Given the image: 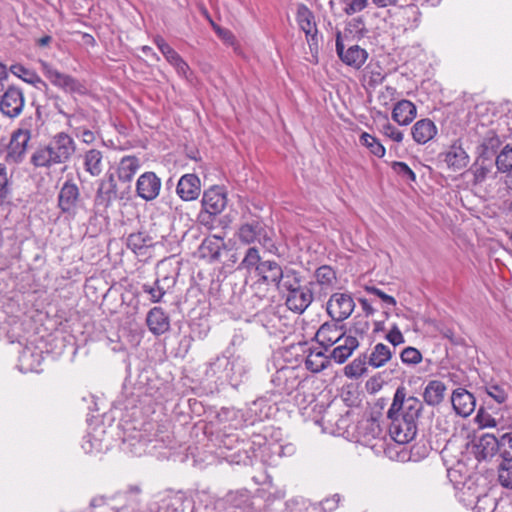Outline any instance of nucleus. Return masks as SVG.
<instances>
[{
    "label": "nucleus",
    "instance_id": "b1692460",
    "mask_svg": "<svg viewBox=\"0 0 512 512\" xmlns=\"http://www.w3.org/2000/svg\"><path fill=\"white\" fill-rule=\"evenodd\" d=\"M141 167L140 159L135 155H126L117 163L116 170L113 172L118 181L131 185V182Z\"/></svg>",
    "mask_w": 512,
    "mask_h": 512
},
{
    "label": "nucleus",
    "instance_id": "3c124183",
    "mask_svg": "<svg viewBox=\"0 0 512 512\" xmlns=\"http://www.w3.org/2000/svg\"><path fill=\"white\" fill-rule=\"evenodd\" d=\"M343 12L348 15H354L366 9L370 0H340Z\"/></svg>",
    "mask_w": 512,
    "mask_h": 512
},
{
    "label": "nucleus",
    "instance_id": "7c9ffc66",
    "mask_svg": "<svg viewBox=\"0 0 512 512\" xmlns=\"http://www.w3.org/2000/svg\"><path fill=\"white\" fill-rule=\"evenodd\" d=\"M417 115V108L410 100L398 101L392 109V119L401 126L409 125Z\"/></svg>",
    "mask_w": 512,
    "mask_h": 512
},
{
    "label": "nucleus",
    "instance_id": "4c0bfd02",
    "mask_svg": "<svg viewBox=\"0 0 512 512\" xmlns=\"http://www.w3.org/2000/svg\"><path fill=\"white\" fill-rule=\"evenodd\" d=\"M303 281L304 279L301 272L290 267H284L283 276L276 285V288L281 292L287 293L288 291L301 286Z\"/></svg>",
    "mask_w": 512,
    "mask_h": 512
},
{
    "label": "nucleus",
    "instance_id": "c756f323",
    "mask_svg": "<svg viewBox=\"0 0 512 512\" xmlns=\"http://www.w3.org/2000/svg\"><path fill=\"white\" fill-rule=\"evenodd\" d=\"M411 135L417 144L424 145L437 135V127L429 118L420 119L412 126Z\"/></svg>",
    "mask_w": 512,
    "mask_h": 512
},
{
    "label": "nucleus",
    "instance_id": "72a5a7b5",
    "mask_svg": "<svg viewBox=\"0 0 512 512\" xmlns=\"http://www.w3.org/2000/svg\"><path fill=\"white\" fill-rule=\"evenodd\" d=\"M446 392V385L440 380H431L423 391V399L429 406H437L443 400Z\"/></svg>",
    "mask_w": 512,
    "mask_h": 512
},
{
    "label": "nucleus",
    "instance_id": "f704fd0d",
    "mask_svg": "<svg viewBox=\"0 0 512 512\" xmlns=\"http://www.w3.org/2000/svg\"><path fill=\"white\" fill-rule=\"evenodd\" d=\"M84 170L92 177L99 176L103 171V153L98 149H89L83 154Z\"/></svg>",
    "mask_w": 512,
    "mask_h": 512
},
{
    "label": "nucleus",
    "instance_id": "a18cd8bd",
    "mask_svg": "<svg viewBox=\"0 0 512 512\" xmlns=\"http://www.w3.org/2000/svg\"><path fill=\"white\" fill-rule=\"evenodd\" d=\"M359 142L362 146H365L371 154L378 158L384 157L386 150L380 141L367 132H363L360 135Z\"/></svg>",
    "mask_w": 512,
    "mask_h": 512
},
{
    "label": "nucleus",
    "instance_id": "a19ab883",
    "mask_svg": "<svg viewBox=\"0 0 512 512\" xmlns=\"http://www.w3.org/2000/svg\"><path fill=\"white\" fill-rule=\"evenodd\" d=\"M250 446H239L235 450H233L231 453H225V451L221 452V455L232 464L237 465H251L253 463L252 457L254 455V452L250 451Z\"/></svg>",
    "mask_w": 512,
    "mask_h": 512
},
{
    "label": "nucleus",
    "instance_id": "680f3d73",
    "mask_svg": "<svg viewBox=\"0 0 512 512\" xmlns=\"http://www.w3.org/2000/svg\"><path fill=\"white\" fill-rule=\"evenodd\" d=\"M212 28L217 36L227 45L235 46L237 41L234 34L226 28H222L221 26L215 24L212 20H210Z\"/></svg>",
    "mask_w": 512,
    "mask_h": 512
},
{
    "label": "nucleus",
    "instance_id": "2eb2a0df",
    "mask_svg": "<svg viewBox=\"0 0 512 512\" xmlns=\"http://www.w3.org/2000/svg\"><path fill=\"white\" fill-rule=\"evenodd\" d=\"M354 437L357 442L365 446L374 447L375 440H382L383 430L375 418H365L355 425Z\"/></svg>",
    "mask_w": 512,
    "mask_h": 512
},
{
    "label": "nucleus",
    "instance_id": "c85d7f7f",
    "mask_svg": "<svg viewBox=\"0 0 512 512\" xmlns=\"http://www.w3.org/2000/svg\"><path fill=\"white\" fill-rule=\"evenodd\" d=\"M283 270L284 268L276 261L263 260V263L257 266L255 274L263 283L276 286L283 276Z\"/></svg>",
    "mask_w": 512,
    "mask_h": 512
},
{
    "label": "nucleus",
    "instance_id": "774afa93",
    "mask_svg": "<svg viewBox=\"0 0 512 512\" xmlns=\"http://www.w3.org/2000/svg\"><path fill=\"white\" fill-rule=\"evenodd\" d=\"M397 94L396 88L392 86H386L378 95V101L383 106H388L390 102L395 99Z\"/></svg>",
    "mask_w": 512,
    "mask_h": 512
},
{
    "label": "nucleus",
    "instance_id": "58836bf2",
    "mask_svg": "<svg viewBox=\"0 0 512 512\" xmlns=\"http://www.w3.org/2000/svg\"><path fill=\"white\" fill-rule=\"evenodd\" d=\"M127 247L136 255H145L146 250L153 246V239L144 232L132 233L127 237Z\"/></svg>",
    "mask_w": 512,
    "mask_h": 512
},
{
    "label": "nucleus",
    "instance_id": "f257e3e1",
    "mask_svg": "<svg viewBox=\"0 0 512 512\" xmlns=\"http://www.w3.org/2000/svg\"><path fill=\"white\" fill-rule=\"evenodd\" d=\"M274 236V230L258 219L242 223L237 231V237L241 243L250 245L257 242L265 252L279 255Z\"/></svg>",
    "mask_w": 512,
    "mask_h": 512
},
{
    "label": "nucleus",
    "instance_id": "20e7f679",
    "mask_svg": "<svg viewBox=\"0 0 512 512\" xmlns=\"http://www.w3.org/2000/svg\"><path fill=\"white\" fill-rule=\"evenodd\" d=\"M423 410L422 402L414 397H406V390L400 386L396 389L392 404L387 412V417L400 415L414 422H417Z\"/></svg>",
    "mask_w": 512,
    "mask_h": 512
},
{
    "label": "nucleus",
    "instance_id": "f03ea898",
    "mask_svg": "<svg viewBox=\"0 0 512 512\" xmlns=\"http://www.w3.org/2000/svg\"><path fill=\"white\" fill-rule=\"evenodd\" d=\"M394 350L388 345L377 343L371 352H364L357 356L351 363L344 368V373L349 378H359L367 373V366L372 368L383 367L391 360Z\"/></svg>",
    "mask_w": 512,
    "mask_h": 512
},
{
    "label": "nucleus",
    "instance_id": "c03bdc74",
    "mask_svg": "<svg viewBox=\"0 0 512 512\" xmlns=\"http://www.w3.org/2000/svg\"><path fill=\"white\" fill-rule=\"evenodd\" d=\"M227 502L239 509H247L251 506V494L247 489H241L237 491H231L226 496Z\"/></svg>",
    "mask_w": 512,
    "mask_h": 512
},
{
    "label": "nucleus",
    "instance_id": "13d9d810",
    "mask_svg": "<svg viewBox=\"0 0 512 512\" xmlns=\"http://www.w3.org/2000/svg\"><path fill=\"white\" fill-rule=\"evenodd\" d=\"M499 453L504 461H512V433L500 437Z\"/></svg>",
    "mask_w": 512,
    "mask_h": 512
},
{
    "label": "nucleus",
    "instance_id": "338daca9",
    "mask_svg": "<svg viewBox=\"0 0 512 512\" xmlns=\"http://www.w3.org/2000/svg\"><path fill=\"white\" fill-rule=\"evenodd\" d=\"M385 338L390 344H392L394 351L396 346L405 342L404 336L396 324L393 325Z\"/></svg>",
    "mask_w": 512,
    "mask_h": 512
},
{
    "label": "nucleus",
    "instance_id": "4d7b16f0",
    "mask_svg": "<svg viewBox=\"0 0 512 512\" xmlns=\"http://www.w3.org/2000/svg\"><path fill=\"white\" fill-rule=\"evenodd\" d=\"M370 328L369 322L364 319L355 320L353 324L347 328L346 327V334L351 335L352 337H356L357 339L363 338L364 335L368 332Z\"/></svg>",
    "mask_w": 512,
    "mask_h": 512
},
{
    "label": "nucleus",
    "instance_id": "bf43d9fd",
    "mask_svg": "<svg viewBox=\"0 0 512 512\" xmlns=\"http://www.w3.org/2000/svg\"><path fill=\"white\" fill-rule=\"evenodd\" d=\"M403 15L408 21L409 28L414 29L417 28L420 19H421V12L416 5H408L403 9Z\"/></svg>",
    "mask_w": 512,
    "mask_h": 512
},
{
    "label": "nucleus",
    "instance_id": "de8ad7c7",
    "mask_svg": "<svg viewBox=\"0 0 512 512\" xmlns=\"http://www.w3.org/2000/svg\"><path fill=\"white\" fill-rule=\"evenodd\" d=\"M31 162L36 167H50L57 164L48 145L37 149L31 157Z\"/></svg>",
    "mask_w": 512,
    "mask_h": 512
},
{
    "label": "nucleus",
    "instance_id": "5fc2aeb1",
    "mask_svg": "<svg viewBox=\"0 0 512 512\" xmlns=\"http://www.w3.org/2000/svg\"><path fill=\"white\" fill-rule=\"evenodd\" d=\"M498 480L505 488H512V461H504L499 467Z\"/></svg>",
    "mask_w": 512,
    "mask_h": 512
},
{
    "label": "nucleus",
    "instance_id": "393cba45",
    "mask_svg": "<svg viewBox=\"0 0 512 512\" xmlns=\"http://www.w3.org/2000/svg\"><path fill=\"white\" fill-rule=\"evenodd\" d=\"M30 135L23 133V132H17L14 131L12 133L10 142L8 144L7 148V155L6 159L7 161L13 162V163H19L23 160L26 151H27V145L30 140Z\"/></svg>",
    "mask_w": 512,
    "mask_h": 512
},
{
    "label": "nucleus",
    "instance_id": "603ef678",
    "mask_svg": "<svg viewBox=\"0 0 512 512\" xmlns=\"http://www.w3.org/2000/svg\"><path fill=\"white\" fill-rule=\"evenodd\" d=\"M497 507V499L489 494H483L477 498L474 506L476 512H494Z\"/></svg>",
    "mask_w": 512,
    "mask_h": 512
},
{
    "label": "nucleus",
    "instance_id": "e2e57ef3",
    "mask_svg": "<svg viewBox=\"0 0 512 512\" xmlns=\"http://www.w3.org/2000/svg\"><path fill=\"white\" fill-rule=\"evenodd\" d=\"M383 117L386 120V123L382 126L383 134L385 136L389 137L391 140H393L397 143H401L403 141V137H404L402 131H400L398 128H396L391 123H389L388 116L386 114L383 115Z\"/></svg>",
    "mask_w": 512,
    "mask_h": 512
},
{
    "label": "nucleus",
    "instance_id": "0eeeda50",
    "mask_svg": "<svg viewBox=\"0 0 512 512\" xmlns=\"http://www.w3.org/2000/svg\"><path fill=\"white\" fill-rule=\"evenodd\" d=\"M39 65L42 73L52 85L68 93L83 94L85 92V86L73 76L60 72L44 60H39Z\"/></svg>",
    "mask_w": 512,
    "mask_h": 512
},
{
    "label": "nucleus",
    "instance_id": "a211bd4d",
    "mask_svg": "<svg viewBox=\"0 0 512 512\" xmlns=\"http://www.w3.org/2000/svg\"><path fill=\"white\" fill-rule=\"evenodd\" d=\"M48 146L57 164L67 162L76 151L74 139L65 132L57 133Z\"/></svg>",
    "mask_w": 512,
    "mask_h": 512
},
{
    "label": "nucleus",
    "instance_id": "6e6d98bb",
    "mask_svg": "<svg viewBox=\"0 0 512 512\" xmlns=\"http://www.w3.org/2000/svg\"><path fill=\"white\" fill-rule=\"evenodd\" d=\"M391 168L403 180L412 182L416 181V174L405 162L394 161L391 164Z\"/></svg>",
    "mask_w": 512,
    "mask_h": 512
},
{
    "label": "nucleus",
    "instance_id": "052dcab7",
    "mask_svg": "<svg viewBox=\"0 0 512 512\" xmlns=\"http://www.w3.org/2000/svg\"><path fill=\"white\" fill-rule=\"evenodd\" d=\"M400 358L405 364L415 365L421 362L422 354L414 347H406L402 350Z\"/></svg>",
    "mask_w": 512,
    "mask_h": 512
},
{
    "label": "nucleus",
    "instance_id": "ddd939ff",
    "mask_svg": "<svg viewBox=\"0 0 512 512\" xmlns=\"http://www.w3.org/2000/svg\"><path fill=\"white\" fill-rule=\"evenodd\" d=\"M336 53L340 60L347 66L354 69H360L368 58V53L365 49L359 45H351L348 48L345 47L341 32L338 31L336 35Z\"/></svg>",
    "mask_w": 512,
    "mask_h": 512
},
{
    "label": "nucleus",
    "instance_id": "cd10ccee",
    "mask_svg": "<svg viewBox=\"0 0 512 512\" xmlns=\"http://www.w3.org/2000/svg\"><path fill=\"white\" fill-rule=\"evenodd\" d=\"M147 326L154 335H162L170 329L169 316L161 307H153L146 317Z\"/></svg>",
    "mask_w": 512,
    "mask_h": 512
},
{
    "label": "nucleus",
    "instance_id": "864d4df0",
    "mask_svg": "<svg viewBox=\"0 0 512 512\" xmlns=\"http://www.w3.org/2000/svg\"><path fill=\"white\" fill-rule=\"evenodd\" d=\"M491 158H478L474 165V181L476 183H480L484 181L491 171V162L486 163V161H489Z\"/></svg>",
    "mask_w": 512,
    "mask_h": 512
},
{
    "label": "nucleus",
    "instance_id": "a878e982",
    "mask_svg": "<svg viewBox=\"0 0 512 512\" xmlns=\"http://www.w3.org/2000/svg\"><path fill=\"white\" fill-rule=\"evenodd\" d=\"M451 402L455 412L462 417L469 416L476 406L475 397L464 388H457L453 391Z\"/></svg>",
    "mask_w": 512,
    "mask_h": 512
},
{
    "label": "nucleus",
    "instance_id": "49530a36",
    "mask_svg": "<svg viewBox=\"0 0 512 512\" xmlns=\"http://www.w3.org/2000/svg\"><path fill=\"white\" fill-rule=\"evenodd\" d=\"M239 446H250V442L244 439H240L237 433L223 434L220 439L219 448L225 453H231Z\"/></svg>",
    "mask_w": 512,
    "mask_h": 512
},
{
    "label": "nucleus",
    "instance_id": "9b49d317",
    "mask_svg": "<svg viewBox=\"0 0 512 512\" xmlns=\"http://www.w3.org/2000/svg\"><path fill=\"white\" fill-rule=\"evenodd\" d=\"M313 286L314 282H309L288 291L285 297L287 308L297 314L304 313L314 300Z\"/></svg>",
    "mask_w": 512,
    "mask_h": 512
},
{
    "label": "nucleus",
    "instance_id": "412c9836",
    "mask_svg": "<svg viewBox=\"0 0 512 512\" xmlns=\"http://www.w3.org/2000/svg\"><path fill=\"white\" fill-rule=\"evenodd\" d=\"M336 346L329 349V358L333 360V363L343 364L353 354V352L359 347L360 342L356 337L344 334L338 341Z\"/></svg>",
    "mask_w": 512,
    "mask_h": 512
},
{
    "label": "nucleus",
    "instance_id": "e433bc0d",
    "mask_svg": "<svg viewBox=\"0 0 512 512\" xmlns=\"http://www.w3.org/2000/svg\"><path fill=\"white\" fill-rule=\"evenodd\" d=\"M500 439H497L492 434L482 435L476 444L477 456L482 459L493 457L496 452H499Z\"/></svg>",
    "mask_w": 512,
    "mask_h": 512
},
{
    "label": "nucleus",
    "instance_id": "9d476101",
    "mask_svg": "<svg viewBox=\"0 0 512 512\" xmlns=\"http://www.w3.org/2000/svg\"><path fill=\"white\" fill-rule=\"evenodd\" d=\"M0 112L11 119L17 118L25 106L23 90L16 85H9L0 95Z\"/></svg>",
    "mask_w": 512,
    "mask_h": 512
},
{
    "label": "nucleus",
    "instance_id": "2f4dec72",
    "mask_svg": "<svg viewBox=\"0 0 512 512\" xmlns=\"http://www.w3.org/2000/svg\"><path fill=\"white\" fill-rule=\"evenodd\" d=\"M224 246L225 243L223 238L215 235L206 237L199 246V256L210 262L217 261Z\"/></svg>",
    "mask_w": 512,
    "mask_h": 512
},
{
    "label": "nucleus",
    "instance_id": "c9c22d12",
    "mask_svg": "<svg viewBox=\"0 0 512 512\" xmlns=\"http://www.w3.org/2000/svg\"><path fill=\"white\" fill-rule=\"evenodd\" d=\"M238 365L236 360H231L227 357H217L214 362L210 364V370L216 374L221 373L220 378L233 381L236 378L235 367Z\"/></svg>",
    "mask_w": 512,
    "mask_h": 512
},
{
    "label": "nucleus",
    "instance_id": "6ab92c4d",
    "mask_svg": "<svg viewBox=\"0 0 512 512\" xmlns=\"http://www.w3.org/2000/svg\"><path fill=\"white\" fill-rule=\"evenodd\" d=\"M440 156L443 158L448 168L453 171H460L466 168L470 161L469 155L463 148L460 138L455 139Z\"/></svg>",
    "mask_w": 512,
    "mask_h": 512
},
{
    "label": "nucleus",
    "instance_id": "ea45409f",
    "mask_svg": "<svg viewBox=\"0 0 512 512\" xmlns=\"http://www.w3.org/2000/svg\"><path fill=\"white\" fill-rule=\"evenodd\" d=\"M42 361L40 352L34 351L28 347L24 348L19 356V368L22 372L38 371Z\"/></svg>",
    "mask_w": 512,
    "mask_h": 512
},
{
    "label": "nucleus",
    "instance_id": "39448f33",
    "mask_svg": "<svg viewBox=\"0 0 512 512\" xmlns=\"http://www.w3.org/2000/svg\"><path fill=\"white\" fill-rule=\"evenodd\" d=\"M295 19L299 29L305 34L311 53L317 54L322 37L319 34L313 11L305 4H298Z\"/></svg>",
    "mask_w": 512,
    "mask_h": 512
},
{
    "label": "nucleus",
    "instance_id": "423d86ee",
    "mask_svg": "<svg viewBox=\"0 0 512 512\" xmlns=\"http://www.w3.org/2000/svg\"><path fill=\"white\" fill-rule=\"evenodd\" d=\"M84 207L78 185L66 180L58 193V208L67 220H74L80 209Z\"/></svg>",
    "mask_w": 512,
    "mask_h": 512
},
{
    "label": "nucleus",
    "instance_id": "dca6fc26",
    "mask_svg": "<svg viewBox=\"0 0 512 512\" xmlns=\"http://www.w3.org/2000/svg\"><path fill=\"white\" fill-rule=\"evenodd\" d=\"M340 323L342 321H328L317 330L315 339L325 351H329L336 344V341L346 334V325Z\"/></svg>",
    "mask_w": 512,
    "mask_h": 512
},
{
    "label": "nucleus",
    "instance_id": "09e8293b",
    "mask_svg": "<svg viewBox=\"0 0 512 512\" xmlns=\"http://www.w3.org/2000/svg\"><path fill=\"white\" fill-rule=\"evenodd\" d=\"M263 263V260H261V256L259 253V250L257 247H249L246 250V253L244 255V258L242 259L239 268L240 269H246L247 271L254 270L255 273L257 272V266H260V264Z\"/></svg>",
    "mask_w": 512,
    "mask_h": 512
},
{
    "label": "nucleus",
    "instance_id": "79ce46f5",
    "mask_svg": "<svg viewBox=\"0 0 512 512\" xmlns=\"http://www.w3.org/2000/svg\"><path fill=\"white\" fill-rule=\"evenodd\" d=\"M10 72L29 84L34 86L41 84L42 86L47 87V84L39 77L37 73L24 67L21 64L12 65L10 67Z\"/></svg>",
    "mask_w": 512,
    "mask_h": 512
},
{
    "label": "nucleus",
    "instance_id": "f8f14e48",
    "mask_svg": "<svg viewBox=\"0 0 512 512\" xmlns=\"http://www.w3.org/2000/svg\"><path fill=\"white\" fill-rule=\"evenodd\" d=\"M355 309V302L349 293H333L326 303V312L335 321H344Z\"/></svg>",
    "mask_w": 512,
    "mask_h": 512
},
{
    "label": "nucleus",
    "instance_id": "473e14b6",
    "mask_svg": "<svg viewBox=\"0 0 512 512\" xmlns=\"http://www.w3.org/2000/svg\"><path fill=\"white\" fill-rule=\"evenodd\" d=\"M333 362L329 358V351L325 349H310L309 354L306 357L305 365L311 372H321L331 365Z\"/></svg>",
    "mask_w": 512,
    "mask_h": 512
},
{
    "label": "nucleus",
    "instance_id": "37998d69",
    "mask_svg": "<svg viewBox=\"0 0 512 512\" xmlns=\"http://www.w3.org/2000/svg\"><path fill=\"white\" fill-rule=\"evenodd\" d=\"M314 277L316 279L314 285L318 284L322 288H331L337 280L336 272L328 265L318 267L315 271Z\"/></svg>",
    "mask_w": 512,
    "mask_h": 512
},
{
    "label": "nucleus",
    "instance_id": "1a4fd4ad",
    "mask_svg": "<svg viewBox=\"0 0 512 512\" xmlns=\"http://www.w3.org/2000/svg\"><path fill=\"white\" fill-rule=\"evenodd\" d=\"M273 388L270 393L274 396H290L299 386L300 380L295 368L284 366L278 369L271 378Z\"/></svg>",
    "mask_w": 512,
    "mask_h": 512
},
{
    "label": "nucleus",
    "instance_id": "7ed1b4c3",
    "mask_svg": "<svg viewBox=\"0 0 512 512\" xmlns=\"http://www.w3.org/2000/svg\"><path fill=\"white\" fill-rule=\"evenodd\" d=\"M130 199L131 185L119 182L113 172H107L97 188L95 204L107 209L113 201H128Z\"/></svg>",
    "mask_w": 512,
    "mask_h": 512
},
{
    "label": "nucleus",
    "instance_id": "69168bd1",
    "mask_svg": "<svg viewBox=\"0 0 512 512\" xmlns=\"http://www.w3.org/2000/svg\"><path fill=\"white\" fill-rule=\"evenodd\" d=\"M365 291L380 298L386 306H396V299L375 286H365Z\"/></svg>",
    "mask_w": 512,
    "mask_h": 512
},
{
    "label": "nucleus",
    "instance_id": "bb28decb",
    "mask_svg": "<svg viewBox=\"0 0 512 512\" xmlns=\"http://www.w3.org/2000/svg\"><path fill=\"white\" fill-rule=\"evenodd\" d=\"M175 279L169 276L157 278L152 284L145 283L142 285L143 293L149 295V299L152 303H159L167 293V291L173 287Z\"/></svg>",
    "mask_w": 512,
    "mask_h": 512
},
{
    "label": "nucleus",
    "instance_id": "4468645a",
    "mask_svg": "<svg viewBox=\"0 0 512 512\" xmlns=\"http://www.w3.org/2000/svg\"><path fill=\"white\" fill-rule=\"evenodd\" d=\"M388 418L391 421L389 434L395 442L405 444L415 438L417 434V422L401 417L398 414Z\"/></svg>",
    "mask_w": 512,
    "mask_h": 512
},
{
    "label": "nucleus",
    "instance_id": "f3484780",
    "mask_svg": "<svg viewBox=\"0 0 512 512\" xmlns=\"http://www.w3.org/2000/svg\"><path fill=\"white\" fill-rule=\"evenodd\" d=\"M161 186V179L154 172H144L136 180V195L146 202L153 201L159 196Z\"/></svg>",
    "mask_w": 512,
    "mask_h": 512
},
{
    "label": "nucleus",
    "instance_id": "8fccbe9b",
    "mask_svg": "<svg viewBox=\"0 0 512 512\" xmlns=\"http://www.w3.org/2000/svg\"><path fill=\"white\" fill-rule=\"evenodd\" d=\"M495 164L501 172L512 170V145H506L497 155Z\"/></svg>",
    "mask_w": 512,
    "mask_h": 512
},
{
    "label": "nucleus",
    "instance_id": "4be33fe9",
    "mask_svg": "<svg viewBox=\"0 0 512 512\" xmlns=\"http://www.w3.org/2000/svg\"><path fill=\"white\" fill-rule=\"evenodd\" d=\"M176 193L183 201H194L201 193L200 178L193 173L184 174L180 177Z\"/></svg>",
    "mask_w": 512,
    "mask_h": 512
},
{
    "label": "nucleus",
    "instance_id": "aec40b11",
    "mask_svg": "<svg viewBox=\"0 0 512 512\" xmlns=\"http://www.w3.org/2000/svg\"><path fill=\"white\" fill-rule=\"evenodd\" d=\"M154 43L163 54L167 62L174 67L177 74L181 77L188 78L190 67L187 62L174 50L164 38L158 36L154 39Z\"/></svg>",
    "mask_w": 512,
    "mask_h": 512
},
{
    "label": "nucleus",
    "instance_id": "6e6552de",
    "mask_svg": "<svg viewBox=\"0 0 512 512\" xmlns=\"http://www.w3.org/2000/svg\"><path fill=\"white\" fill-rule=\"evenodd\" d=\"M203 211L199 214L202 224L210 222L212 216L220 214L226 207V194L219 187H212L204 191L201 200Z\"/></svg>",
    "mask_w": 512,
    "mask_h": 512
},
{
    "label": "nucleus",
    "instance_id": "5701e85b",
    "mask_svg": "<svg viewBox=\"0 0 512 512\" xmlns=\"http://www.w3.org/2000/svg\"><path fill=\"white\" fill-rule=\"evenodd\" d=\"M477 133L481 136L478 147L480 158H491L501 145V140L493 129H487L484 125L477 127Z\"/></svg>",
    "mask_w": 512,
    "mask_h": 512
},
{
    "label": "nucleus",
    "instance_id": "0e129e2a",
    "mask_svg": "<svg viewBox=\"0 0 512 512\" xmlns=\"http://www.w3.org/2000/svg\"><path fill=\"white\" fill-rule=\"evenodd\" d=\"M487 394L497 403L502 404L507 400L508 394L503 386L487 385L485 387Z\"/></svg>",
    "mask_w": 512,
    "mask_h": 512
}]
</instances>
